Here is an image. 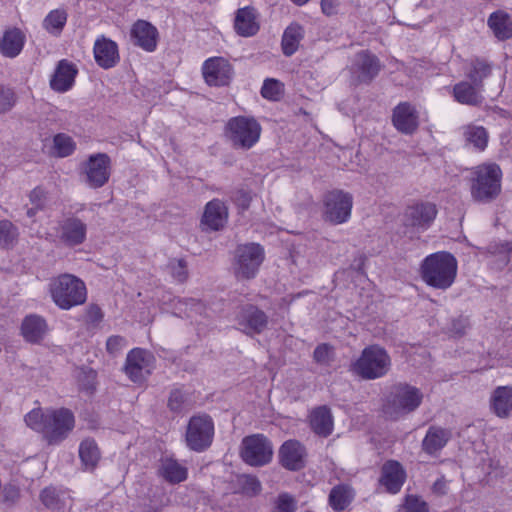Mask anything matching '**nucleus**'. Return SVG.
Returning a JSON list of instances; mask_svg holds the SVG:
<instances>
[{
  "label": "nucleus",
  "instance_id": "obj_1",
  "mask_svg": "<svg viewBox=\"0 0 512 512\" xmlns=\"http://www.w3.org/2000/svg\"><path fill=\"white\" fill-rule=\"evenodd\" d=\"M25 423L32 430L42 434L49 444H58L73 430V413L66 409L42 410L35 408L25 415Z\"/></svg>",
  "mask_w": 512,
  "mask_h": 512
},
{
  "label": "nucleus",
  "instance_id": "obj_2",
  "mask_svg": "<svg viewBox=\"0 0 512 512\" xmlns=\"http://www.w3.org/2000/svg\"><path fill=\"white\" fill-rule=\"evenodd\" d=\"M420 275L430 287L446 290L452 286L457 275V260L448 252L428 255L421 263Z\"/></svg>",
  "mask_w": 512,
  "mask_h": 512
},
{
  "label": "nucleus",
  "instance_id": "obj_3",
  "mask_svg": "<svg viewBox=\"0 0 512 512\" xmlns=\"http://www.w3.org/2000/svg\"><path fill=\"white\" fill-rule=\"evenodd\" d=\"M502 171L495 163H483L471 170L470 193L476 202L489 203L501 192Z\"/></svg>",
  "mask_w": 512,
  "mask_h": 512
},
{
  "label": "nucleus",
  "instance_id": "obj_4",
  "mask_svg": "<svg viewBox=\"0 0 512 512\" xmlns=\"http://www.w3.org/2000/svg\"><path fill=\"white\" fill-rule=\"evenodd\" d=\"M49 290L54 303L63 310L81 305L87 299L84 282L72 274H62L53 278Z\"/></svg>",
  "mask_w": 512,
  "mask_h": 512
},
{
  "label": "nucleus",
  "instance_id": "obj_5",
  "mask_svg": "<svg viewBox=\"0 0 512 512\" xmlns=\"http://www.w3.org/2000/svg\"><path fill=\"white\" fill-rule=\"evenodd\" d=\"M391 368V358L380 345L364 348L352 364L351 370L365 380H374L385 376Z\"/></svg>",
  "mask_w": 512,
  "mask_h": 512
},
{
  "label": "nucleus",
  "instance_id": "obj_6",
  "mask_svg": "<svg viewBox=\"0 0 512 512\" xmlns=\"http://www.w3.org/2000/svg\"><path fill=\"white\" fill-rule=\"evenodd\" d=\"M423 393L420 389L409 384H399L387 398L384 406V414L391 419L415 411L422 403Z\"/></svg>",
  "mask_w": 512,
  "mask_h": 512
},
{
  "label": "nucleus",
  "instance_id": "obj_7",
  "mask_svg": "<svg viewBox=\"0 0 512 512\" xmlns=\"http://www.w3.org/2000/svg\"><path fill=\"white\" fill-rule=\"evenodd\" d=\"M260 134V124L251 117H234L226 125V136L235 148L250 149L258 142Z\"/></svg>",
  "mask_w": 512,
  "mask_h": 512
},
{
  "label": "nucleus",
  "instance_id": "obj_8",
  "mask_svg": "<svg viewBox=\"0 0 512 512\" xmlns=\"http://www.w3.org/2000/svg\"><path fill=\"white\" fill-rule=\"evenodd\" d=\"M214 438V423L207 414L192 416L187 424L185 442L187 447L195 452L208 449Z\"/></svg>",
  "mask_w": 512,
  "mask_h": 512
},
{
  "label": "nucleus",
  "instance_id": "obj_9",
  "mask_svg": "<svg viewBox=\"0 0 512 512\" xmlns=\"http://www.w3.org/2000/svg\"><path fill=\"white\" fill-rule=\"evenodd\" d=\"M264 260V250L256 243L239 245L234 255V274L238 279H251Z\"/></svg>",
  "mask_w": 512,
  "mask_h": 512
},
{
  "label": "nucleus",
  "instance_id": "obj_10",
  "mask_svg": "<svg viewBox=\"0 0 512 512\" xmlns=\"http://www.w3.org/2000/svg\"><path fill=\"white\" fill-rule=\"evenodd\" d=\"M323 218L334 225L348 221L351 216L353 197L342 190L328 192L323 199Z\"/></svg>",
  "mask_w": 512,
  "mask_h": 512
},
{
  "label": "nucleus",
  "instance_id": "obj_11",
  "mask_svg": "<svg viewBox=\"0 0 512 512\" xmlns=\"http://www.w3.org/2000/svg\"><path fill=\"white\" fill-rule=\"evenodd\" d=\"M240 455L251 466H263L271 461L273 447L263 435H251L242 440Z\"/></svg>",
  "mask_w": 512,
  "mask_h": 512
},
{
  "label": "nucleus",
  "instance_id": "obj_12",
  "mask_svg": "<svg viewBox=\"0 0 512 512\" xmlns=\"http://www.w3.org/2000/svg\"><path fill=\"white\" fill-rule=\"evenodd\" d=\"M437 215L436 205L428 201H417L408 205L403 214V224L416 231L428 229Z\"/></svg>",
  "mask_w": 512,
  "mask_h": 512
},
{
  "label": "nucleus",
  "instance_id": "obj_13",
  "mask_svg": "<svg viewBox=\"0 0 512 512\" xmlns=\"http://www.w3.org/2000/svg\"><path fill=\"white\" fill-rule=\"evenodd\" d=\"M85 182L91 188L104 186L111 174V159L105 153H97L89 156L83 166Z\"/></svg>",
  "mask_w": 512,
  "mask_h": 512
},
{
  "label": "nucleus",
  "instance_id": "obj_14",
  "mask_svg": "<svg viewBox=\"0 0 512 512\" xmlns=\"http://www.w3.org/2000/svg\"><path fill=\"white\" fill-rule=\"evenodd\" d=\"M154 362L150 352L135 348L128 353L124 370L131 381L141 383L151 374Z\"/></svg>",
  "mask_w": 512,
  "mask_h": 512
},
{
  "label": "nucleus",
  "instance_id": "obj_15",
  "mask_svg": "<svg viewBox=\"0 0 512 512\" xmlns=\"http://www.w3.org/2000/svg\"><path fill=\"white\" fill-rule=\"evenodd\" d=\"M236 320L241 331L247 335L260 334L268 324L265 312L251 304L240 308Z\"/></svg>",
  "mask_w": 512,
  "mask_h": 512
},
{
  "label": "nucleus",
  "instance_id": "obj_16",
  "mask_svg": "<svg viewBox=\"0 0 512 512\" xmlns=\"http://www.w3.org/2000/svg\"><path fill=\"white\" fill-rule=\"evenodd\" d=\"M130 39L134 46L151 53L157 48L159 32L150 22L139 19L130 29Z\"/></svg>",
  "mask_w": 512,
  "mask_h": 512
},
{
  "label": "nucleus",
  "instance_id": "obj_17",
  "mask_svg": "<svg viewBox=\"0 0 512 512\" xmlns=\"http://www.w3.org/2000/svg\"><path fill=\"white\" fill-rule=\"evenodd\" d=\"M206 83L210 86H224L229 84L232 77V67L222 57H214L205 61L202 68Z\"/></svg>",
  "mask_w": 512,
  "mask_h": 512
},
{
  "label": "nucleus",
  "instance_id": "obj_18",
  "mask_svg": "<svg viewBox=\"0 0 512 512\" xmlns=\"http://www.w3.org/2000/svg\"><path fill=\"white\" fill-rule=\"evenodd\" d=\"M93 54L97 65L103 69L113 68L120 61L117 43L105 36L96 39Z\"/></svg>",
  "mask_w": 512,
  "mask_h": 512
},
{
  "label": "nucleus",
  "instance_id": "obj_19",
  "mask_svg": "<svg viewBox=\"0 0 512 512\" xmlns=\"http://www.w3.org/2000/svg\"><path fill=\"white\" fill-rule=\"evenodd\" d=\"M49 331L47 321L40 315H27L21 323L20 332L24 340L31 344H40Z\"/></svg>",
  "mask_w": 512,
  "mask_h": 512
},
{
  "label": "nucleus",
  "instance_id": "obj_20",
  "mask_svg": "<svg viewBox=\"0 0 512 512\" xmlns=\"http://www.w3.org/2000/svg\"><path fill=\"white\" fill-rule=\"evenodd\" d=\"M380 69V62L375 55L361 51L355 56L352 70L360 82H370Z\"/></svg>",
  "mask_w": 512,
  "mask_h": 512
},
{
  "label": "nucleus",
  "instance_id": "obj_21",
  "mask_svg": "<svg viewBox=\"0 0 512 512\" xmlns=\"http://www.w3.org/2000/svg\"><path fill=\"white\" fill-rule=\"evenodd\" d=\"M395 128L404 133H414L419 125L416 109L408 103H400L393 112L392 117Z\"/></svg>",
  "mask_w": 512,
  "mask_h": 512
},
{
  "label": "nucleus",
  "instance_id": "obj_22",
  "mask_svg": "<svg viewBox=\"0 0 512 512\" xmlns=\"http://www.w3.org/2000/svg\"><path fill=\"white\" fill-rule=\"evenodd\" d=\"M228 219V208L219 199H213L205 206L202 217V224L208 229L218 231L222 229Z\"/></svg>",
  "mask_w": 512,
  "mask_h": 512
},
{
  "label": "nucleus",
  "instance_id": "obj_23",
  "mask_svg": "<svg viewBox=\"0 0 512 512\" xmlns=\"http://www.w3.org/2000/svg\"><path fill=\"white\" fill-rule=\"evenodd\" d=\"M234 28L240 36H254L260 28L256 10L252 7L238 9L234 19Z\"/></svg>",
  "mask_w": 512,
  "mask_h": 512
},
{
  "label": "nucleus",
  "instance_id": "obj_24",
  "mask_svg": "<svg viewBox=\"0 0 512 512\" xmlns=\"http://www.w3.org/2000/svg\"><path fill=\"white\" fill-rule=\"evenodd\" d=\"M304 447L294 440L286 441L280 448L279 457L283 467L299 470L304 466Z\"/></svg>",
  "mask_w": 512,
  "mask_h": 512
},
{
  "label": "nucleus",
  "instance_id": "obj_25",
  "mask_svg": "<svg viewBox=\"0 0 512 512\" xmlns=\"http://www.w3.org/2000/svg\"><path fill=\"white\" fill-rule=\"evenodd\" d=\"M86 231V224L80 219L68 218L61 224L60 239L67 246H76L84 242Z\"/></svg>",
  "mask_w": 512,
  "mask_h": 512
},
{
  "label": "nucleus",
  "instance_id": "obj_26",
  "mask_svg": "<svg viewBox=\"0 0 512 512\" xmlns=\"http://www.w3.org/2000/svg\"><path fill=\"white\" fill-rule=\"evenodd\" d=\"M490 409L499 418L512 415V386H498L490 396Z\"/></svg>",
  "mask_w": 512,
  "mask_h": 512
},
{
  "label": "nucleus",
  "instance_id": "obj_27",
  "mask_svg": "<svg viewBox=\"0 0 512 512\" xmlns=\"http://www.w3.org/2000/svg\"><path fill=\"white\" fill-rule=\"evenodd\" d=\"M406 478L405 471L397 461H388L382 466L380 483L390 493L400 491Z\"/></svg>",
  "mask_w": 512,
  "mask_h": 512
},
{
  "label": "nucleus",
  "instance_id": "obj_28",
  "mask_svg": "<svg viewBox=\"0 0 512 512\" xmlns=\"http://www.w3.org/2000/svg\"><path fill=\"white\" fill-rule=\"evenodd\" d=\"M77 72L78 70L74 64L67 60H61L50 81L51 88L57 92L68 91L74 83Z\"/></svg>",
  "mask_w": 512,
  "mask_h": 512
},
{
  "label": "nucleus",
  "instance_id": "obj_29",
  "mask_svg": "<svg viewBox=\"0 0 512 512\" xmlns=\"http://www.w3.org/2000/svg\"><path fill=\"white\" fill-rule=\"evenodd\" d=\"M158 475L170 484H178L187 479L188 469L178 460L170 457L162 458L158 466Z\"/></svg>",
  "mask_w": 512,
  "mask_h": 512
},
{
  "label": "nucleus",
  "instance_id": "obj_30",
  "mask_svg": "<svg viewBox=\"0 0 512 512\" xmlns=\"http://www.w3.org/2000/svg\"><path fill=\"white\" fill-rule=\"evenodd\" d=\"M482 89L471 82L461 81L453 87V97L460 104L469 106H480L484 97L481 94Z\"/></svg>",
  "mask_w": 512,
  "mask_h": 512
},
{
  "label": "nucleus",
  "instance_id": "obj_31",
  "mask_svg": "<svg viewBox=\"0 0 512 512\" xmlns=\"http://www.w3.org/2000/svg\"><path fill=\"white\" fill-rule=\"evenodd\" d=\"M450 438V430L439 426H431L422 441V449L429 455H435L445 447Z\"/></svg>",
  "mask_w": 512,
  "mask_h": 512
},
{
  "label": "nucleus",
  "instance_id": "obj_32",
  "mask_svg": "<svg viewBox=\"0 0 512 512\" xmlns=\"http://www.w3.org/2000/svg\"><path fill=\"white\" fill-rule=\"evenodd\" d=\"M25 43V35L18 28L6 30L0 39V52L3 56L14 58L20 54Z\"/></svg>",
  "mask_w": 512,
  "mask_h": 512
},
{
  "label": "nucleus",
  "instance_id": "obj_33",
  "mask_svg": "<svg viewBox=\"0 0 512 512\" xmlns=\"http://www.w3.org/2000/svg\"><path fill=\"white\" fill-rule=\"evenodd\" d=\"M310 425L316 434L324 437L330 435L333 430V419L330 409L326 406L314 409L310 415Z\"/></svg>",
  "mask_w": 512,
  "mask_h": 512
},
{
  "label": "nucleus",
  "instance_id": "obj_34",
  "mask_svg": "<svg viewBox=\"0 0 512 512\" xmlns=\"http://www.w3.org/2000/svg\"><path fill=\"white\" fill-rule=\"evenodd\" d=\"M488 26L500 40L512 37V21L510 16L503 11L492 13L488 19Z\"/></svg>",
  "mask_w": 512,
  "mask_h": 512
},
{
  "label": "nucleus",
  "instance_id": "obj_35",
  "mask_svg": "<svg viewBox=\"0 0 512 512\" xmlns=\"http://www.w3.org/2000/svg\"><path fill=\"white\" fill-rule=\"evenodd\" d=\"M303 35L304 30L302 26L297 23H292L285 29L282 36L281 46L283 53L286 56H291L297 51Z\"/></svg>",
  "mask_w": 512,
  "mask_h": 512
},
{
  "label": "nucleus",
  "instance_id": "obj_36",
  "mask_svg": "<svg viewBox=\"0 0 512 512\" xmlns=\"http://www.w3.org/2000/svg\"><path fill=\"white\" fill-rule=\"evenodd\" d=\"M79 457L86 470H94L100 460V451L93 439H85L79 446Z\"/></svg>",
  "mask_w": 512,
  "mask_h": 512
},
{
  "label": "nucleus",
  "instance_id": "obj_37",
  "mask_svg": "<svg viewBox=\"0 0 512 512\" xmlns=\"http://www.w3.org/2000/svg\"><path fill=\"white\" fill-rule=\"evenodd\" d=\"M491 65L483 59L471 60L466 71L467 78L474 85L483 88V80L491 74Z\"/></svg>",
  "mask_w": 512,
  "mask_h": 512
},
{
  "label": "nucleus",
  "instance_id": "obj_38",
  "mask_svg": "<svg viewBox=\"0 0 512 512\" xmlns=\"http://www.w3.org/2000/svg\"><path fill=\"white\" fill-rule=\"evenodd\" d=\"M354 492L348 485L334 487L329 495V503L335 511L344 510L352 501Z\"/></svg>",
  "mask_w": 512,
  "mask_h": 512
},
{
  "label": "nucleus",
  "instance_id": "obj_39",
  "mask_svg": "<svg viewBox=\"0 0 512 512\" xmlns=\"http://www.w3.org/2000/svg\"><path fill=\"white\" fill-rule=\"evenodd\" d=\"M464 136L469 144H472L480 151L484 150L487 146L488 133L482 126L468 125L465 128Z\"/></svg>",
  "mask_w": 512,
  "mask_h": 512
},
{
  "label": "nucleus",
  "instance_id": "obj_40",
  "mask_svg": "<svg viewBox=\"0 0 512 512\" xmlns=\"http://www.w3.org/2000/svg\"><path fill=\"white\" fill-rule=\"evenodd\" d=\"M67 21V13L64 10H52L43 20V27L51 34L59 35Z\"/></svg>",
  "mask_w": 512,
  "mask_h": 512
},
{
  "label": "nucleus",
  "instance_id": "obj_41",
  "mask_svg": "<svg viewBox=\"0 0 512 512\" xmlns=\"http://www.w3.org/2000/svg\"><path fill=\"white\" fill-rule=\"evenodd\" d=\"M53 142L55 152L59 157H67L71 155L76 148V143L72 137L64 133L55 135Z\"/></svg>",
  "mask_w": 512,
  "mask_h": 512
},
{
  "label": "nucleus",
  "instance_id": "obj_42",
  "mask_svg": "<svg viewBox=\"0 0 512 512\" xmlns=\"http://www.w3.org/2000/svg\"><path fill=\"white\" fill-rule=\"evenodd\" d=\"M168 407L172 412L180 413L190 407L188 395L180 389L171 391L168 399Z\"/></svg>",
  "mask_w": 512,
  "mask_h": 512
},
{
  "label": "nucleus",
  "instance_id": "obj_43",
  "mask_svg": "<svg viewBox=\"0 0 512 512\" xmlns=\"http://www.w3.org/2000/svg\"><path fill=\"white\" fill-rule=\"evenodd\" d=\"M29 200L32 207L27 210V215L31 218L37 211L44 209L47 203V193L41 187H36L30 192Z\"/></svg>",
  "mask_w": 512,
  "mask_h": 512
},
{
  "label": "nucleus",
  "instance_id": "obj_44",
  "mask_svg": "<svg viewBox=\"0 0 512 512\" xmlns=\"http://www.w3.org/2000/svg\"><path fill=\"white\" fill-rule=\"evenodd\" d=\"M18 237V230L12 222L8 220L0 221V247L12 245Z\"/></svg>",
  "mask_w": 512,
  "mask_h": 512
},
{
  "label": "nucleus",
  "instance_id": "obj_45",
  "mask_svg": "<svg viewBox=\"0 0 512 512\" xmlns=\"http://www.w3.org/2000/svg\"><path fill=\"white\" fill-rule=\"evenodd\" d=\"M334 356V347L327 343L318 345L313 352L314 361L320 365H330Z\"/></svg>",
  "mask_w": 512,
  "mask_h": 512
},
{
  "label": "nucleus",
  "instance_id": "obj_46",
  "mask_svg": "<svg viewBox=\"0 0 512 512\" xmlns=\"http://www.w3.org/2000/svg\"><path fill=\"white\" fill-rule=\"evenodd\" d=\"M283 92V85L275 79H266L261 89V95L268 100H278Z\"/></svg>",
  "mask_w": 512,
  "mask_h": 512
},
{
  "label": "nucleus",
  "instance_id": "obj_47",
  "mask_svg": "<svg viewBox=\"0 0 512 512\" xmlns=\"http://www.w3.org/2000/svg\"><path fill=\"white\" fill-rule=\"evenodd\" d=\"M403 512H429L427 503L420 497L408 495L402 506Z\"/></svg>",
  "mask_w": 512,
  "mask_h": 512
},
{
  "label": "nucleus",
  "instance_id": "obj_48",
  "mask_svg": "<svg viewBox=\"0 0 512 512\" xmlns=\"http://www.w3.org/2000/svg\"><path fill=\"white\" fill-rule=\"evenodd\" d=\"M169 269L173 278L182 283L188 277L187 265L183 259H173L169 262Z\"/></svg>",
  "mask_w": 512,
  "mask_h": 512
},
{
  "label": "nucleus",
  "instance_id": "obj_49",
  "mask_svg": "<svg viewBox=\"0 0 512 512\" xmlns=\"http://www.w3.org/2000/svg\"><path fill=\"white\" fill-rule=\"evenodd\" d=\"M490 251L497 256L503 266L507 265L512 252V245L510 242L504 241L501 243H495L490 246Z\"/></svg>",
  "mask_w": 512,
  "mask_h": 512
},
{
  "label": "nucleus",
  "instance_id": "obj_50",
  "mask_svg": "<svg viewBox=\"0 0 512 512\" xmlns=\"http://www.w3.org/2000/svg\"><path fill=\"white\" fill-rule=\"evenodd\" d=\"M126 346V339L120 335L110 336L106 341V350L112 356L118 355Z\"/></svg>",
  "mask_w": 512,
  "mask_h": 512
},
{
  "label": "nucleus",
  "instance_id": "obj_51",
  "mask_svg": "<svg viewBox=\"0 0 512 512\" xmlns=\"http://www.w3.org/2000/svg\"><path fill=\"white\" fill-rule=\"evenodd\" d=\"M296 501L287 493H282L276 500V512H295Z\"/></svg>",
  "mask_w": 512,
  "mask_h": 512
},
{
  "label": "nucleus",
  "instance_id": "obj_52",
  "mask_svg": "<svg viewBox=\"0 0 512 512\" xmlns=\"http://www.w3.org/2000/svg\"><path fill=\"white\" fill-rule=\"evenodd\" d=\"M14 104V92L10 88L0 86V113L9 111Z\"/></svg>",
  "mask_w": 512,
  "mask_h": 512
},
{
  "label": "nucleus",
  "instance_id": "obj_53",
  "mask_svg": "<svg viewBox=\"0 0 512 512\" xmlns=\"http://www.w3.org/2000/svg\"><path fill=\"white\" fill-rule=\"evenodd\" d=\"M242 490L247 495H257L261 491V483L256 477L244 476L242 480Z\"/></svg>",
  "mask_w": 512,
  "mask_h": 512
},
{
  "label": "nucleus",
  "instance_id": "obj_54",
  "mask_svg": "<svg viewBox=\"0 0 512 512\" xmlns=\"http://www.w3.org/2000/svg\"><path fill=\"white\" fill-rule=\"evenodd\" d=\"M95 378L96 373L92 369L81 368L77 371V379L86 390L92 388Z\"/></svg>",
  "mask_w": 512,
  "mask_h": 512
},
{
  "label": "nucleus",
  "instance_id": "obj_55",
  "mask_svg": "<svg viewBox=\"0 0 512 512\" xmlns=\"http://www.w3.org/2000/svg\"><path fill=\"white\" fill-rule=\"evenodd\" d=\"M41 501L46 507L55 508L58 502L56 491L51 488L44 489L41 493Z\"/></svg>",
  "mask_w": 512,
  "mask_h": 512
},
{
  "label": "nucleus",
  "instance_id": "obj_56",
  "mask_svg": "<svg viewBox=\"0 0 512 512\" xmlns=\"http://www.w3.org/2000/svg\"><path fill=\"white\" fill-rule=\"evenodd\" d=\"M185 305L188 306L186 313L190 318H193L196 314H202L205 311L204 305L195 299L185 301Z\"/></svg>",
  "mask_w": 512,
  "mask_h": 512
},
{
  "label": "nucleus",
  "instance_id": "obj_57",
  "mask_svg": "<svg viewBox=\"0 0 512 512\" xmlns=\"http://www.w3.org/2000/svg\"><path fill=\"white\" fill-rule=\"evenodd\" d=\"M468 326V319L466 317H459L452 321L450 331L455 335L461 336L465 333Z\"/></svg>",
  "mask_w": 512,
  "mask_h": 512
},
{
  "label": "nucleus",
  "instance_id": "obj_58",
  "mask_svg": "<svg viewBox=\"0 0 512 512\" xmlns=\"http://www.w3.org/2000/svg\"><path fill=\"white\" fill-rule=\"evenodd\" d=\"M339 0H321V10L326 16H333L338 13Z\"/></svg>",
  "mask_w": 512,
  "mask_h": 512
},
{
  "label": "nucleus",
  "instance_id": "obj_59",
  "mask_svg": "<svg viewBox=\"0 0 512 512\" xmlns=\"http://www.w3.org/2000/svg\"><path fill=\"white\" fill-rule=\"evenodd\" d=\"M251 200V195L245 191H238L235 197L236 204L243 210L248 209Z\"/></svg>",
  "mask_w": 512,
  "mask_h": 512
},
{
  "label": "nucleus",
  "instance_id": "obj_60",
  "mask_svg": "<svg viewBox=\"0 0 512 512\" xmlns=\"http://www.w3.org/2000/svg\"><path fill=\"white\" fill-rule=\"evenodd\" d=\"M87 315L92 322H99L103 317L102 311L97 305H90L87 309Z\"/></svg>",
  "mask_w": 512,
  "mask_h": 512
},
{
  "label": "nucleus",
  "instance_id": "obj_61",
  "mask_svg": "<svg viewBox=\"0 0 512 512\" xmlns=\"http://www.w3.org/2000/svg\"><path fill=\"white\" fill-rule=\"evenodd\" d=\"M435 492L444 494L446 490V483L443 479L437 480L434 484Z\"/></svg>",
  "mask_w": 512,
  "mask_h": 512
},
{
  "label": "nucleus",
  "instance_id": "obj_62",
  "mask_svg": "<svg viewBox=\"0 0 512 512\" xmlns=\"http://www.w3.org/2000/svg\"><path fill=\"white\" fill-rule=\"evenodd\" d=\"M291 1L298 6H302V5L306 4L309 0H291Z\"/></svg>",
  "mask_w": 512,
  "mask_h": 512
}]
</instances>
